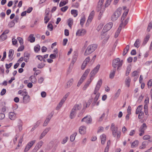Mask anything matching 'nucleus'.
<instances>
[{"label":"nucleus","instance_id":"nucleus-1","mask_svg":"<svg viewBox=\"0 0 152 152\" xmlns=\"http://www.w3.org/2000/svg\"><path fill=\"white\" fill-rule=\"evenodd\" d=\"M100 66V65H97L95 67L91 72L90 74V79L87 81L83 87V90H86L89 84H90L93 79V78H92V77L94 76L98 72Z\"/></svg>","mask_w":152,"mask_h":152},{"label":"nucleus","instance_id":"nucleus-2","mask_svg":"<svg viewBox=\"0 0 152 152\" xmlns=\"http://www.w3.org/2000/svg\"><path fill=\"white\" fill-rule=\"evenodd\" d=\"M97 46V45L96 44H92L88 45L84 53V55L86 56L91 54L95 50Z\"/></svg>","mask_w":152,"mask_h":152},{"label":"nucleus","instance_id":"nucleus-3","mask_svg":"<svg viewBox=\"0 0 152 152\" xmlns=\"http://www.w3.org/2000/svg\"><path fill=\"white\" fill-rule=\"evenodd\" d=\"M122 8H118L111 16V19L113 21H116L121 14Z\"/></svg>","mask_w":152,"mask_h":152},{"label":"nucleus","instance_id":"nucleus-4","mask_svg":"<svg viewBox=\"0 0 152 152\" xmlns=\"http://www.w3.org/2000/svg\"><path fill=\"white\" fill-rule=\"evenodd\" d=\"M104 0H99L98 5L96 8V10L97 12H99V17H101L103 15V13L104 11V9L102 8L103 3Z\"/></svg>","mask_w":152,"mask_h":152},{"label":"nucleus","instance_id":"nucleus-5","mask_svg":"<svg viewBox=\"0 0 152 152\" xmlns=\"http://www.w3.org/2000/svg\"><path fill=\"white\" fill-rule=\"evenodd\" d=\"M113 23L112 22H110L106 24L104 27V29L101 32V34L102 35L105 34V33L110 30L112 27Z\"/></svg>","mask_w":152,"mask_h":152},{"label":"nucleus","instance_id":"nucleus-6","mask_svg":"<svg viewBox=\"0 0 152 152\" xmlns=\"http://www.w3.org/2000/svg\"><path fill=\"white\" fill-rule=\"evenodd\" d=\"M22 96H23V101L24 103L26 104L29 102L30 100V97L28 95L27 92H24V93L22 94Z\"/></svg>","mask_w":152,"mask_h":152},{"label":"nucleus","instance_id":"nucleus-7","mask_svg":"<svg viewBox=\"0 0 152 152\" xmlns=\"http://www.w3.org/2000/svg\"><path fill=\"white\" fill-rule=\"evenodd\" d=\"M110 129L112 132V134L114 137L116 136V134L118 132V127H115V124L114 123H112L110 127Z\"/></svg>","mask_w":152,"mask_h":152},{"label":"nucleus","instance_id":"nucleus-8","mask_svg":"<svg viewBox=\"0 0 152 152\" xmlns=\"http://www.w3.org/2000/svg\"><path fill=\"white\" fill-rule=\"evenodd\" d=\"M90 71L89 69H88L86 70L83 74V75L80 79L79 80V82H80L82 83L83 81L86 79L88 73Z\"/></svg>","mask_w":152,"mask_h":152},{"label":"nucleus","instance_id":"nucleus-9","mask_svg":"<svg viewBox=\"0 0 152 152\" xmlns=\"http://www.w3.org/2000/svg\"><path fill=\"white\" fill-rule=\"evenodd\" d=\"M53 115V114H52L51 113L47 116V117L46 120L45 121L44 123L43 124V126H45L48 125L50 120L51 119V118L52 117Z\"/></svg>","mask_w":152,"mask_h":152},{"label":"nucleus","instance_id":"nucleus-10","mask_svg":"<svg viewBox=\"0 0 152 152\" xmlns=\"http://www.w3.org/2000/svg\"><path fill=\"white\" fill-rule=\"evenodd\" d=\"M120 61V59L117 58L114 60L113 61L112 66L115 69L117 66H118V69L119 67H118V63Z\"/></svg>","mask_w":152,"mask_h":152},{"label":"nucleus","instance_id":"nucleus-11","mask_svg":"<svg viewBox=\"0 0 152 152\" xmlns=\"http://www.w3.org/2000/svg\"><path fill=\"white\" fill-rule=\"evenodd\" d=\"M50 127L48 128L45 129L40 136L39 139L40 140L42 139L50 131Z\"/></svg>","mask_w":152,"mask_h":152},{"label":"nucleus","instance_id":"nucleus-12","mask_svg":"<svg viewBox=\"0 0 152 152\" xmlns=\"http://www.w3.org/2000/svg\"><path fill=\"white\" fill-rule=\"evenodd\" d=\"M92 119L90 116H86L83 118L81 120V122L84 121L87 124L91 123Z\"/></svg>","mask_w":152,"mask_h":152},{"label":"nucleus","instance_id":"nucleus-13","mask_svg":"<svg viewBox=\"0 0 152 152\" xmlns=\"http://www.w3.org/2000/svg\"><path fill=\"white\" fill-rule=\"evenodd\" d=\"M86 33V30L83 29H81L79 30L76 32V34L77 36H80L84 35Z\"/></svg>","mask_w":152,"mask_h":152},{"label":"nucleus","instance_id":"nucleus-14","mask_svg":"<svg viewBox=\"0 0 152 152\" xmlns=\"http://www.w3.org/2000/svg\"><path fill=\"white\" fill-rule=\"evenodd\" d=\"M94 15V11H92L90 13L89 15V16L88 19L87 20V23H87H90L92 20V19Z\"/></svg>","mask_w":152,"mask_h":152},{"label":"nucleus","instance_id":"nucleus-15","mask_svg":"<svg viewBox=\"0 0 152 152\" xmlns=\"http://www.w3.org/2000/svg\"><path fill=\"white\" fill-rule=\"evenodd\" d=\"M9 117L11 120H14L16 118V115L14 112H10L9 113Z\"/></svg>","mask_w":152,"mask_h":152},{"label":"nucleus","instance_id":"nucleus-16","mask_svg":"<svg viewBox=\"0 0 152 152\" xmlns=\"http://www.w3.org/2000/svg\"><path fill=\"white\" fill-rule=\"evenodd\" d=\"M86 131V127L85 126H81L79 129V132L82 134H84Z\"/></svg>","mask_w":152,"mask_h":152},{"label":"nucleus","instance_id":"nucleus-17","mask_svg":"<svg viewBox=\"0 0 152 152\" xmlns=\"http://www.w3.org/2000/svg\"><path fill=\"white\" fill-rule=\"evenodd\" d=\"M81 107L82 105L80 104H76L74 106L72 109H74V110L76 112L77 110H80L81 108Z\"/></svg>","mask_w":152,"mask_h":152},{"label":"nucleus","instance_id":"nucleus-18","mask_svg":"<svg viewBox=\"0 0 152 152\" xmlns=\"http://www.w3.org/2000/svg\"><path fill=\"white\" fill-rule=\"evenodd\" d=\"M147 126L145 123H143L140 127L139 131L145 132V130L147 129Z\"/></svg>","mask_w":152,"mask_h":152},{"label":"nucleus","instance_id":"nucleus-19","mask_svg":"<svg viewBox=\"0 0 152 152\" xmlns=\"http://www.w3.org/2000/svg\"><path fill=\"white\" fill-rule=\"evenodd\" d=\"M131 81V80L129 77H127L125 81V85L128 87H129L130 86Z\"/></svg>","mask_w":152,"mask_h":152},{"label":"nucleus","instance_id":"nucleus-20","mask_svg":"<svg viewBox=\"0 0 152 152\" xmlns=\"http://www.w3.org/2000/svg\"><path fill=\"white\" fill-rule=\"evenodd\" d=\"M148 144V141H145L143 142L141 146L139 147V148L140 149H144L146 148V146Z\"/></svg>","mask_w":152,"mask_h":152},{"label":"nucleus","instance_id":"nucleus-21","mask_svg":"<svg viewBox=\"0 0 152 152\" xmlns=\"http://www.w3.org/2000/svg\"><path fill=\"white\" fill-rule=\"evenodd\" d=\"M43 144V142L42 141H39L36 145L34 148L37 151L38 149L41 148Z\"/></svg>","mask_w":152,"mask_h":152},{"label":"nucleus","instance_id":"nucleus-22","mask_svg":"<svg viewBox=\"0 0 152 152\" xmlns=\"http://www.w3.org/2000/svg\"><path fill=\"white\" fill-rule=\"evenodd\" d=\"M74 109H72L70 114L69 117L71 119L74 118L76 114V112L74 111Z\"/></svg>","mask_w":152,"mask_h":152},{"label":"nucleus","instance_id":"nucleus-23","mask_svg":"<svg viewBox=\"0 0 152 152\" xmlns=\"http://www.w3.org/2000/svg\"><path fill=\"white\" fill-rule=\"evenodd\" d=\"M101 142L102 144H104L106 140V136L105 135L103 134L101 135Z\"/></svg>","mask_w":152,"mask_h":152},{"label":"nucleus","instance_id":"nucleus-24","mask_svg":"<svg viewBox=\"0 0 152 152\" xmlns=\"http://www.w3.org/2000/svg\"><path fill=\"white\" fill-rule=\"evenodd\" d=\"M33 36V34H31L28 38V40L30 41L31 42H33L35 41V38Z\"/></svg>","mask_w":152,"mask_h":152},{"label":"nucleus","instance_id":"nucleus-25","mask_svg":"<svg viewBox=\"0 0 152 152\" xmlns=\"http://www.w3.org/2000/svg\"><path fill=\"white\" fill-rule=\"evenodd\" d=\"M30 55L27 53H25L24 54V60L26 62H27L28 61Z\"/></svg>","mask_w":152,"mask_h":152},{"label":"nucleus","instance_id":"nucleus-26","mask_svg":"<svg viewBox=\"0 0 152 152\" xmlns=\"http://www.w3.org/2000/svg\"><path fill=\"white\" fill-rule=\"evenodd\" d=\"M150 37V35L149 34H147L144 38V41L142 43V45H144L148 41Z\"/></svg>","mask_w":152,"mask_h":152},{"label":"nucleus","instance_id":"nucleus-27","mask_svg":"<svg viewBox=\"0 0 152 152\" xmlns=\"http://www.w3.org/2000/svg\"><path fill=\"white\" fill-rule=\"evenodd\" d=\"M102 83V80H99L97 83V85L95 88H96V89L99 90L100 87L101 86Z\"/></svg>","mask_w":152,"mask_h":152},{"label":"nucleus","instance_id":"nucleus-28","mask_svg":"<svg viewBox=\"0 0 152 152\" xmlns=\"http://www.w3.org/2000/svg\"><path fill=\"white\" fill-rule=\"evenodd\" d=\"M116 69L114 68L111 72L110 74V77L111 79L113 78L115 75Z\"/></svg>","mask_w":152,"mask_h":152},{"label":"nucleus","instance_id":"nucleus-29","mask_svg":"<svg viewBox=\"0 0 152 152\" xmlns=\"http://www.w3.org/2000/svg\"><path fill=\"white\" fill-rule=\"evenodd\" d=\"M77 135V132H75L70 136V140L71 142H73L74 140L75 136H76Z\"/></svg>","mask_w":152,"mask_h":152},{"label":"nucleus","instance_id":"nucleus-30","mask_svg":"<svg viewBox=\"0 0 152 152\" xmlns=\"http://www.w3.org/2000/svg\"><path fill=\"white\" fill-rule=\"evenodd\" d=\"M68 2V0H62L60 2L59 6L60 7H62L66 5Z\"/></svg>","mask_w":152,"mask_h":152},{"label":"nucleus","instance_id":"nucleus-31","mask_svg":"<svg viewBox=\"0 0 152 152\" xmlns=\"http://www.w3.org/2000/svg\"><path fill=\"white\" fill-rule=\"evenodd\" d=\"M142 105L139 106L136 109L135 113L136 114H138L139 113L142 112Z\"/></svg>","mask_w":152,"mask_h":152},{"label":"nucleus","instance_id":"nucleus-32","mask_svg":"<svg viewBox=\"0 0 152 152\" xmlns=\"http://www.w3.org/2000/svg\"><path fill=\"white\" fill-rule=\"evenodd\" d=\"M129 45H127L125 48L124 49L123 53V56H125L126 53H127L129 50Z\"/></svg>","mask_w":152,"mask_h":152},{"label":"nucleus","instance_id":"nucleus-33","mask_svg":"<svg viewBox=\"0 0 152 152\" xmlns=\"http://www.w3.org/2000/svg\"><path fill=\"white\" fill-rule=\"evenodd\" d=\"M139 143V141L137 140H135L132 143L131 147L134 148V147H137L138 146Z\"/></svg>","mask_w":152,"mask_h":152},{"label":"nucleus","instance_id":"nucleus-34","mask_svg":"<svg viewBox=\"0 0 152 152\" xmlns=\"http://www.w3.org/2000/svg\"><path fill=\"white\" fill-rule=\"evenodd\" d=\"M29 80L33 83H35L37 81V79L34 76H31L29 77Z\"/></svg>","mask_w":152,"mask_h":152},{"label":"nucleus","instance_id":"nucleus-35","mask_svg":"<svg viewBox=\"0 0 152 152\" xmlns=\"http://www.w3.org/2000/svg\"><path fill=\"white\" fill-rule=\"evenodd\" d=\"M73 81V79H70L67 83L66 88H68L71 86L72 83Z\"/></svg>","mask_w":152,"mask_h":152},{"label":"nucleus","instance_id":"nucleus-36","mask_svg":"<svg viewBox=\"0 0 152 152\" xmlns=\"http://www.w3.org/2000/svg\"><path fill=\"white\" fill-rule=\"evenodd\" d=\"M14 51L12 49H10L9 50L8 57L10 58H11L13 55Z\"/></svg>","mask_w":152,"mask_h":152},{"label":"nucleus","instance_id":"nucleus-37","mask_svg":"<svg viewBox=\"0 0 152 152\" xmlns=\"http://www.w3.org/2000/svg\"><path fill=\"white\" fill-rule=\"evenodd\" d=\"M77 57V54L76 53L75 55L73 56V58L72 59V61L71 62V64H73L75 62L76 60Z\"/></svg>","mask_w":152,"mask_h":152},{"label":"nucleus","instance_id":"nucleus-38","mask_svg":"<svg viewBox=\"0 0 152 152\" xmlns=\"http://www.w3.org/2000/svg\"><path fill=\"white\" fill-rule=\"evenodd\" d=\"M140 45V41L139 39H137L136 40L134 44V46L137 48H138Z\"/></svg>","mask_w":152,"mask_h":152},{"label":"nucleus","instance_id":"nucleus-39","mask_svg":"<svg viewBox=\"0 0 152 152\" xmlns=\"http://www.w3.org/2000/svg\"><path fill=\"white\" fill-rule=\"evenodd\" d=\"M68 22L69 26L71 28L73 23V19L71 18H69L68 20Z\"/></svg>","mask_w":152,"mask_h":152},{"label":"nucleus","instance_id":"nucleus-40","mask_svg":"<svg viewBox=\"0 0 152 152\" xmlns=\"http://www.w3.org/2000/svg\"><path fill=\"white\" fill-rule=\"evenodd\" d=\"M71 13L73 15L74 17H76L77 15V10H72L71 11Z\"/></svg>","mask_w":152,"mask_h":152},{"label":"nucleus","instance_id":"nucleus-41","mask_svg":"<svg viewBox=\"0 0 152 152\" xmlns=\"http://www.w3.org/2000/svg\"><path fill=\"white\" fill-rule=\"evenodd\" d=\"M7 38V35L4 34H2L0 36V40L3 41L6 39Z\"/></svg>","mask_w":152,"mask_h":152},{"label":"nucleus","instance_id":"nucleus-42","mask_svg":"<svg viewBox=\"0 0 152 152\" xmlns=\"http://www.w3.org/2000/svg\"><path fill=\"white\" fill-rule=\"evenodd\" d=\"M100 94L99 93H97L94 99V102L95 103L98 100V98L100 96Z\"/></svg>","mask_w":152,"mask_h":152},{"label":"nucleus","instance_id":"nucleus-43","mask_svg":"<svg viewBox=\"0 0 152 152\" xmlns=\"http://www.w3.org/2000/svg\"><path fill=\"white\" fill-rule=\"evenodd\" d=\"M40 46L39 45H37L34 47V49L36 52H38L40 50Z\"/></svg>","mask_w":152,"mask_h":152},{"label":"nucleus","instance_id":"nucleus-44","mask_svg":"<svg viewBox=\"0 0 152 152\" xmlns=\"http://www.w3.org/2000/svg\"><path fill=\"white\" fill-rule=\"evenodd\" d=\"M50 18L48 16L45 15L44 18L45 23H47L49 21Z\"/></svg>","mask_w":152,"mask_h":152},{"label":"nucleus","instance_id":"nucleus-45","mask_svg":"<svg viewBox=\"0 0 152 152\" xmlns=\"http://www.w3.org/2000/svg\"><path fill=\"white\" fill-rule=\"evenodd\" d=\"M85 18L84 16L80 20V24L82 27L85 22Z\"/></svg>","mask_w":152,"mask_h":152},{"label":"nucleus","instance_id":"nucleus-46","mask_svg":"<svg viewBox=\"0 0 152 152\" xmlns=\"http://www.w3.org/2000/svg\"><path fill=\"white\" fill-rule=\"evenodd\" d=\"M15 23L13 20L10 22L8 24V26L10 28H12L14 26Z\"/></svg>","mask_w":152,"mask_h":152},{"label":"nucleus","instance_id":"nucleus-47","mask_svg":"<svg viewBox=\"0 0 152 152\" xmlns=\"http://www.w3.org/2000/svg\"><path fill=\"white\" fill-rule=\"evenodd\" d=\"M131 69L128 66L127 68V70L126 72V75L128 76L129 74V73L131 71Z\"/></svg>","mask_w":152,"mask_h":152},{"label":"nucleus","instance_id":"nucleus-48","mask_svg":"<svg viewBox=\"0 0 152 152\" xmlns=\"http://www.w3.org/2000/svg\"><path fill=\"white\" fill-rule=\"evenodd\" d=\"M121 30L120 29H118L115 35V38H117Z\"/></svg>","mask_w":152,"mask_h":152},{"label":"nucleus","instance_id":"nucleus-49","mask_svg":"<svg viewBox=\"0 0 152 152\" xmlns=\"http://www.w3.org/2000/svg\"><path fill=\"white\" fill-rule=\"evenodd\" d=\"M139 115H138V118L139 119H142V116L144 115V112L142 111L140 112L139 113H138Z\"/></svg>","mask_w":152,"mask_h":152},{"label":"nucleus","instance_id":"nucleus-50","mask_svg":"<svg viewBox=\"0 0 152 152\" xmlns=\"http://www.w3.org/2000/svg\"><path fill=\"white\" fill-rule=\"evenodd\" d=\"M17 39H18L19 42L21 45L23 44V39L20 37H18Z\"/></svg>","mask_w":152,"mask_h":152},{"label":"nucleus","instance_id":"nucleus-51","mask_svg":"<svg viewBox=\"0 0 152 152\" xmlns=\"http://www.w3.org/2000/svg\"><path fill=\"white\" fill-rule=\"evenodd\" d=\"M47 27L48 29H50V31H52L53 30V27L51 24L49 23Z\"/></svg>","mask_w":152,"mask_h":152},{"label":"nucleus","instance_id":"nucleus-52","mask_svg":"<svg viewBox=\"0 0 152 152\" xmlns=\"http://www.w3.org/2000/svg\"><path fill=\"white\" fill-rule=\"evenodd\" d=\"M103 24L102 23L100 24L97 28V30L99 31L102 28Z\"/></svg>","mask_w":152,"mask_h":152},{"label":"nucleus","instance_id":"nucleus-53","mask_svg":"<svg viewBox=\"0 0 152 152\" xmlns=\"http://www.w3.org/2000/svg\"><path fill=\"white\" fill-rule=\"evenodd\" d=\"M152 28V22H150L148 26L147 29V31L149 32L150 31V29Z\"/></svg>","mask_w":152,"mask_h":152},{"label":"nucleus","instance_id":"nucleus-54","mask_svg":"<svg viewBox=\"0 0 152 152\" xmlns=\"http://www.w3.org/2000/svg\"><path fill=\"white\" fill-rule=\"evenodd\" d=\"M69 138L68 137H66L65 138H64L62 141L61 142V143L62 144H65L68 140Z\"/></svg>","mask_w":152,"mask_h":152},{"label":"nucleus","instance_id":"nucleus-55","mask_svg":"<svg viewBox=\"0 0 152 152\" xmlns=\"http://www.w3.org/2000/svg\"><path fill=\"white\" fill-rule=\"evenodd\" d=\"M41 121L39 120L35 124V125L34 126V128H36L40 124Z\"/></svg>","mask_w":152,"mask_h":152},{"label":"nucleus","instance_id":"nucleus-56","mask_svg":"<svg viewBox=\"0 0 152 152\" xmlns=\"http://www.w3.org/2000/svg\"><path fill=\"white\" fill-rule=\"evenodd\" d=\"M35 142V140H32L29 142L27 144L29 145L31 147Z\"/></svg>","mask_w":152,"mask_h":152},{"label":"nucleus","instance_id":"nucleus-57","mask_svg":"<svg viewBox=\"0 0 152 152\" xmlns=\"http://www.w3.org/2000/svg\"><path fill=\"white\" fill-rule=\"evenodd\" d=\"M12 42L13 45H15L18 42L17 39L14 38H13L12 39Z\"/></svg>","mask_w":152,"mask_h":152},{"label":"nucleus","instance_id":"nucleus-58","mask_svg":"<svg viewBox=\"0 0 152 152\" xmlns=\"http://www.w3.org/2000/svg\"><path fill=\"white\" fill-rule=\"evenodd\" d=\"M45 66V64L43 63H41L40 64H39L37 66V67L38 68L41 69L43 68Z\"/></svg>","mask_w":152,"mask_h":152},{"label":"nucleus","instance_id":"nucleus-59","mask_svg":"<svg viewBox=\"0 0 152 152\" xmlns=\"http://www.w3.org/2000/svg\"><path fill=\"white\" fill-rule=\"evenodd\" d=\"M68 8V7L67 6H66L64 7L61 8V10L63 12H65L67 10Z\"/></svg>","mask_w":152,"mask_h":152},{"label":"nucleus","instance_id":"nucleus-60","mask_svg":"<svg viewBox=\"0 0 152 152\" xmlns=\"http://www.w3.org/2000/svg\"><path fill=\"white\" fill-rule=\"evenodd\" d=\"M150 136L148 135H144L143 137V139L144 140H148L150 139Z\"/></svg>","mask_w":152,"mask_h":152},{"label":"nucleus","instance_id":"nucleus-61","mask_svg":"<svg viewBox=\"0 0 152 152\" xmlns=\"http://www.w3.org/2000/svg\"><path fill=\"white\" fill-rule=\"evenodd\" d=\"M24 46L23 45H21L18 49L17 51L18 52L22 51L24 49Z\"/></svg>","mask_w":152,"mask_h":152},{"label":"nucleus","instance_id":"nucleus-62","mask_svg":"<svg viewBox=\"0 0 152 152\" xmlns=\"http://www.w3.org/2000/svg\"><path fill=\"white\" fill-rule=\"evenodd\" d=\"M12 63H10L9 64H6L5 65L6 68L8 69L12 66Z\"/></svg>","mask_w":152,"mask_h":152},{"label":"nucleus","instance_id":"nucleus-63","mask_svg":"<svg viewBox=\"0 0 152 152\" xmlns=\"http://www.w3.org/2000/svg\"><path fill=\"white\" fill-rule=\"evenodd\" d=\"M90 61V59L89 57H87L85 60L83 62L84 63H86V64L87 63H88Z\"/></svg>","mask_w":152,"mask_h":152},{"label":"nucleus","instance_id":"nucleus-64","mask_svg":"<svg viewBox=\"0 0 152 152\" xmlns=\"http://www.w3.org/2000/svg\"><path fill=\"white\" fill-rule=\"evenodd\" d=\"M120 92L121 90L119 89L118 90L117 92L115 94V96L116 97H118L120 94Z\"/></svg>","mask_w":152,"mask_h":152}]
</instances>
